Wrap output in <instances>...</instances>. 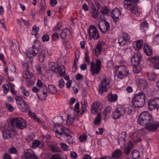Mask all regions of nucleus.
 I'll return each instance as SVG.
<instances>
[{
    "label": "nucleus",
    "mask_w": 159,
    "mask_h": 159,
    "mask_svg": "<svg viewBox=\"0 0 159 159\" xmlns=\"http://www.w3.org/2000/svg\"><path fill=\"white\" fill-rule=\"evenodd\" d=\"M139 0H124V7L126 9L130 11L137 16H139L141 12L136 8V3Z\"/></svg>",
    "instance_id": "nucleus-2"
},
{
    "label": "nucleus",
    "mask_w": 159,
    "mask_h": 159,
    "mask_svg": "<svg viewBox=\"0 0 159 159\" xmlns=\"http://www.w3.org/2000/svg\"><path fill=\"white\" fill-rule=\"evenodd\" d=\"M102 44L98 42L97 44L96 47L95 49V53L97 57L100 54L101 52Z\"/></svg>",
    "instance_id": "nucleus-34"
},
{
    "label": "nucleus",
    "mask_w": 159,
    "mask_h": 159,
    "mask_svg": "<svg viewBox=\"0 0 159 159\" xmlns=\"http://www.w3.org/2000/svg\"><path fill=\"white\" fill-rule=\"evenodd\" d=\"M109 11V10L107 7H102L101 9V10L100 11V13H102L105 15L108 13Z\"/></svg>",
    "instance_id": "nucleus-42"
},
{
    "label": "nucleus",
    "mask_w": 159,
    "mask_h": 159,
    "mask_svg": "<svg viewBox=\"0 0 159 159\" xmlns=\"http://www.w3.org/2000/svg\"><path fill=\"white\" fill-rule=\"evenodd\" d=\"M40 43L38 41H35L34 44L30 48L27 52V55L28 58L34 57L38 53Z\"/></svg>",
    "instance_id": "nucleus-4"
},
{
    "label": "nucleus",
    "mask_w": 159,
    "mask_h": 159,
    "mask_svg": "<svg viewBox=\"0 0 159 159\" xmlns=\"http://www.w3.org/2000/svg\"><path fill=\"white\" fill-rule=\"evenodd\" d=\"M154 43L157 45L159 43V33L156 35L154 39Z\"/></svg>",
    "instance_id": "nucleus-52"
},
{
    "label": "nucleus",
    "mask_w": 159,
    "mask_h": 159,
    "mask_svg": "<svg viewBox=\"0 0 159 159\" xmlns=\"http://www.w3.org/2000/svg\"><path fill=\"white\" fill-rule=\"evenodd\" d=\"M148 80L150 81H154L156 79V76L154 74L152 73L148 74Z\"/></svg>",
    "instance_id": "nucleus-46"
},
{
    "label": "nucleus",
    "mask_w": 159,
    "mask_h": 159,
    "mask_svg": "<svg viewBox=\"0 0 159 159\" xmlns=\"http://www.w3.org/2000/svg\"><path fill=\"white\" fill-rule=\"evenodd\" d=\"M148 60H150V61L152 63H156L154 66L155 68L156 69H159V61L158 59L156 57H153L152 58L149 57Z\"/></svg>",
    "instance_id": "nucleus-27"
},
{
    "label": "nucleus",
    "mask_w": 159,
    "mask_h": 159,
    "mask_svg": "<svg viewBox=\"0 0 159 159\" xmlns=\"http://www.w3.org/2000/svg\"><path fill=\"white\" fill-rule=\"evenodd\" d=\"M96 66L94 62L91 63V70L93 75L95 73L98 74L99 73L101 66V61L98 59H97L96 61Z\"/></svg>",
    "instance_id": "nucleus-14"
},
{
    "label": "nucleus",
    "mask_w": 159,
    "mask_h": 159,
    "mask_svg": "<svg viewBox=\"0 0 159 159\" xmlns=\"http://www.w3.org/2000/svg\"><path fill=\"white\" fill-rule=\"evenodd\" d=\"M133 71L134 74L138 73L140 71V68L138 65L134 66Z\"/></svg>",
    "instance_id": "nucleus-44"
},
{
    "label": "nucleus",
    "mask_w": 159,
    "mask_h": 159,
    "mask_svg": "<svg viewBox=\"0 0 159 159\" xmlns=\"http://www.w3.org/2000/svg\"><path fill=\"white\" fill-rule=\"evenodd\" d=\"M65 158L60 157V154L59 153L53 154L52 155L51 159H67V157L66 155L64 156Z\"/></svg>",
    "instance_id": "nucleus-40"
},
{
    "label": "nucleus",
    "mask_w": 159,
    "mask_h": 159,
    "mask_svg": "<svg viewBox=\"0 0 159 159\" xmlns=\"http://www.w3.org/2000/svg\"><path fill=\"white\" fill-rule=\"evenodd\" d=\"M148 106L150 110L157 109V110L159 108V98L152 99L148 101Z\"/></svg>",
    "instance_id": "nucleus-15"
},
{
    "label": "nucleus",
    "mask_w": 159,
    "mask_h": 159,
    "mask_svg": "<svg viewBox=\"0 0 159 159\" xmlns=\"http://www.w3.org/2000/svg\"><path fill=\"white\" fill-rule=\"evenodd\" d=\"M98 10H97L95 8H93L92 11V16L93 18L96 19L98 15Z\"/></svg>",
    "instance_id": "nucleus-39"
},
{
    "label": "nucleus",
    "mask_w": 159,
    "mask_h": 159,
    "mask_svg": "<svg viewBox=\"0 0 159 159\" xmlns=\"http://www.w3.org/2000/svg\"><path fill=\"white\" fill-rule=\"evenodd\" d=\"M11 48L12 51H16L18 49V47L15 44L13 43H12V44Z\"/></svg>",
    "instance_id": "nucleus-61"
},
{
    "label": "nucleus",
    "mask_w": 159,
    "mask_h": 159,
    "mask_svg": "<svg viewBox=\"0 0 159 159\" xmlns=\"http://www.w3.org/2000/svg\"><path fill=\"white\" fill-rule=\"evenodd\" d=\"M74 120L73 116H68V119L66 120V124L67 125H71L73 124Z\"/></svg>",
    "instance_id": "nucleus-41"
},
{
    "label": "nucleus",
    "mask_w": 159,
    "mask_h": 159,
    "mask_svg": "<svg viewBox=\"0 0 159 159\" xmlns=\"http://www.w3.org/2000/svg\"><path fill=\"white\" fill-rule=\"evenodd\" d=\"M41 144L42 146H43V144L42 143H41L39 140H36L32 143V147L33 148H35Z\"/></svg>",
    "instance_id": "nucleus-38"
},
{
    "label": "nucleus",
    "mask_w": 159,
    "mask_h": 159,
    "mask_svg": "<svg viewBox=\"0 0 159 159\" xmlns=\"http://www.w3.org/2000/svg\"><path fill=\"white\" fill-rule=\"evenodd\" d=\"M89 38H93L94 40H96L99 37L96 28L94 25L90 26L89 31Z\"/></svg>",
    "instance_id": "nucleus-13"
},
{
    "label": "nucleus",
    "mask_w": 159,
    "mask_h": 159,
    "mask_svg": "<svg viewBox=\"0 0 159 159\" xmlns=\"http://www.w3.org/2000/svg\"><path fill=\"white\" fill-rule=\"evenodd\" d=\"M57 89L54 85H48V91L51 94H53L57 92Z\"/></svg>",
    "instance_id": "nucleus-32"
},
{
    "label": "nucleus",
    "mask_w": 159,
    "mask_h": 159,
    "mask_svg": "<svg viewBox=\"0 0 159 159\" xmlns=\"http://www.w3.org/2000/svg\"><path fill=\"white\" fill-rule=\"evenodd\" d=\"M122 152L120 150H117L112 153L113 159H121Z\"/></svg>",
    "instance_id": "nucleus-26"
},
{
    "label": "nucleus",
    "mask_w": 159,
    "mask_h": 159,
    "mask_svg": "<svg viewBox=\"0 0 159 159\" xmlns=\"http://www.w3.org/2000/svg\"><path fill=\"white\" fill-rule=\"evenodd\" d=\"M108 100L110 102H115L117 99V96L116 94L110 93L107 97Z\"/></svg>",
    "instance_id": "nucleus-31"
},
{
    "label": "nucleus",
    "mask_w": 159,
    "mask_h": 159,
    "mask_svg": "<svg viewBox=\"0 0 159 159\" xmlns=\"http://www.w3.org/2000/svg\"><path fill=\"white\" fill-rule=\"evenodd\" d=\"M15 99L19 109L22 111H25L27 110L28 107L25 101L21 97L18 96H16Z\"/></svg>",
    "instance_id": "nucleus-10"
},
{
    "label": "nucleus",
    "mask_w": 159,
    "mask_h": 159,
    "mask_svg": "<svg viewBox=\"0 0 159 159\" xmlns=\"http://www.w3.org/2000/svg\"><path fill=\"white\" fill-rule=\"evenodd\" d=\"M136 83L141 89H143L145 88L147 84L146 81L143 79H138L136 81Z\"/></svg>",
    "instance_id": "nucleus-24"
},
{
    "label": "nucleus",
    "mask_w": 159,
    "mask_h": 159,
    "mask_svg": "<svg viewBox=\"0 0 159 159\" xmlns=\"http://www.w3.org/2000/svg\"><path fill=\"white\" fill-rule=\"evenodd\" d=\"M67 132L68 133L65 134V136L68 138L67 141L69 144H72L73 143V140L72 136L70 134L71 132L69 130V131H68Z\"/></svg>",
    "instance_id": "nucleus-36"
},
{
    "label": "nucleus",
    "mask_w": 159,
    "mask_h": 159,
    "mask_svg": "<svg viewBox=\"0 0 159 159\" xmlns=\"http://www.w3.org/2000/svg\"><path fill=\"white\" fill-rule=\"evenodd\" d=\"M23 77L27 79H30L33 76L32 74L28 70L25 71L23 73Z\"/></svg>",
    "instance_id": "nucleus-37"
},
{
    "label": "nucleus",
    "mask_w": 159,
    "mask_h": 159,
    "mask_svg": "<svg viewBox=\"0 0 159 159\" xmlns=\"http://www.w3.org/2000/svg\"><path fill=\"white\" fill-rule=\"evenodd\" d=\"M111 108L109 107H107L104 110L103 113L105 114V116H107L108 113L111 112Z\"/></svg>",
    "instance_id": "nucleus-49"
},
{
    "label": "nucleus",
    "mask_w": 159,
    "mask_h": 159,
    "mask_svg": "<svg viewBox=\"0 0 159 159\" xmlns=\"http://www.w3.org/2000/svg\"><path fill=\"white\" fill-rule=\"evenodd\" d=\"M127 133L126 132H122L118 136V139L119 144L121 147H125V146Z\"/></svg>",
    "instance_id": "nucleus-18"
},
{
    "label": "nucleus",
    "mask_w": 159,
    "mask_h": 159,
    "mask_svg": "<svg viewBox=\"0 0 159 159\" xmlns=\"http://www.w3.org/2000/svg\"><path fill=\"white\" fill-rule=\"evenodd\" d=\"M145 128L149 131H154L156 130L159 126V122L152 119L151 121L146 124Z\"/></svg>",
    "instance_id": "nucleus-16"
},
{
    "label": "nucleus",
    "mask_w": 159,
    "mask_h": 159,
    "mask_svg": "<svg viewBox=\"0 0 159 159\" xmlns=\"http://www.w3.org/2000/svg\"><path fill=\"white\" fill-rule=\"evenodd\" d=\"M82 107V112L81 113V114L82 115L83 113L85 112L86 111V108L87 106V103L86 102H84V103H81Z\"/></svg>",
    "instance_id": "nucleus-47"
},
{
    "label": "nucleus",
    "mask_w": 159,
    "mask_h": 159,
    "mask_svg": "<svg viewBox=\"0 0 159 159\" xmlns=\"http://www.w3.org/2000/svg\"><path fill=\"white\" fill-rule=\"evenodd\" d=\"M110 82L108 79L104 78L101 80V83L99 85L98 89L99 93H102L104 92H107L109 88Z\"/></svg>",
    "instance_id": "nucleus-8"
},
{
    "label": "nucleus",
    "mask_w": 159,
    "mask_h": 159,
    "mask_svg": "<svg viewBox=\"0 0 159 159\" xmlns=\"http://www.w3.org/2000/svg\"><path fill=\"white\" fill-rule=\"evenodd\" d=\"M140 25L141 30L143 32H145L147 31L149 27L148 24L146 21L141 22Z\"/></svg>",
    "instance_id": "nucleus-33"
},
{
    "label": "nucleus",
    "mask_w": 159,
    "mask_h": 159,
    "mask_svg": "<svg viewBox=\"0 0 159 159\" xmlns=\"http://www.w3.org/2000/svg\"><path fill=\"white\" fill-rule=\"evenodd\" d=\"M100 114V113H98L97 115V116L95 118L94 122L95 124L98 125L100 124L101 121Z\"/></svg>",
    "instance_id": "nucleus-43"
},
{
    "label": "nucleus",
    "mask_w": 159,
    "mask_h": 159,
    "mask_svg": "<svg viewBox=\"0 0 159 159\" xmlns=\"http://www.w3.org/2000/svg\"><path fill=\"white\" fill-rule=\"evenodd\" d=\"M49 147L53 152H58L60 151V149L56 144H51Z\"/></svg>",
    "instance_id": "nucleus-35"
},
{
    "label": "nucleus",
    "mask_w": 159,
    "mask_h": 159,
    "mask_svg": "<svg viewBox=\"0 0 159 159\" xmlns=\"http://www.w3.org/2000/svg\"><path fill=\"white\" fill-rule=\"evenodd\" d=\"M62 148L65 151H67L68 149V146L65 143H61L60 144Z\"/></svg>",
    "instance_id": "nucleus-54"
},
{
    "label": "nucleus",
    "mask_w": 159,
    "mask_h": 159,
    "mask_svg": "<svg viewBox=\"0 0 159 159\" xmlns=\"http://www.w3.org/2000/svg\"><path fill=\"white\" fill-rule=\"evenodd\" d=\"M59 87L61 88L64 87L65 83L63 79H61L59 80L58 82Z\"/></svg>",
    "instance_id": "nucleus-50"
},
{
    "label": "nucleus",
    "mask_w": 159,
    "mask_h": 159,
    "mask_svg": "<svg viewBox=\"0 0 159 159\" xmlns=\"http://www.w3.org/2000/svg\"><path fill=\"white\" fill-rule=\"evenodd\" d=\"M143 42L142 40H137L133 43V47L136 51H138L142 48Z\"/></svg>",
    "instance_id": "nucleus-25"
},
{
    "label": "nucleus",
    "mask_w": 159,
    "mask_h": 159,
    "mask_svg": "<svg viewBox=\"0 0 159 159\" xmlns=\"http://www.w3.org/2000/svg\"><path fill=\"white\" fill-rule=\"evenodd\" d=\"M40 6L41 7V10H44L45 9L46 4L44 1H41V2L40 4Z\"/></svg>",
    "instance_id": "nucleus-62"
},
{
    "label": "nucleus",
    "mask_w": 159,
    "mask_h": 159,
    "mask_svg": "<svg viewBox=\"0 0 159 159\" xmlns=\"http://www.w3.org/2000/svg\"><path fill=\"white\" fill-rule=\"evenodd\" d=\"M100 103L98 102H95L91 106V110L93 114L96 113H100L101 108L100 107Z\"/></svg>",
    "instance_id": "nucleus-22"
},
{
    "label": "nucleus",
    "mask_w": 159,
    "mask_h": 159,
    "mask_svg": "<svg viewBox=\"0 0 159 159\" xmlns=\"http://www.w3.org/2000/svg\"><path fill=\"white\" fill-rule=\"evenodd\" d=\"M116 69L117 72L116 73V76L118 78L120 79H124L129 74L128 69L124 65L117 66Z\"/></svg>",
    "instance_id": "nucleus-6"
},
{
    "label": "nucleus",
    "mask_w": 159,
    "mask_h": 159,
    "mask_svg": "<svg viewBox=\"0 0 159 159\" xmlns=\"http://www.w3.org/2000/svg\"><path fill=\"white\" fill-rule=\"evenodd\" d=\"M9 152L11 154H16L17 153V150L14 147H11L10 148Z\"/></svg>",
    "instance_id": "nucleus-60"
},
{
    "label": "nucleus",
    "mask_w": 159,
    "mask_h": 159,
    "mask_svg": "<svg viewBox=\"0 0 159 159\" xmlns=\"http://www.w3.org/2000/svg\"><path fill=\"white\" fill-rule=\"evenodd\" d=\"M153 119L152 116L148 112H143L140 114L138 123L140 125H144Z\"/></svg>",
    "instance_id": "nucleus-3"
},
{
    "label": "nucleus",
    "mask_w": 159,
    "mask_h": 159,
    "mask_svg": "<svg viewBox=\"0 0 159 159\" xmlns=\"http://www.w3.org/2000/svg\"><path fill=\"white\" fill-rule=\"evenodd\" d=\"M85 60L89 64V58L88 55V51H86L85 53Z\"/></svg>",
    "instance_id": "nucleus-55"
},
{
    "label": "nucleus",
    "mask_w": 159,
    "mask_h": 159,
    "mask_svg": "<svg viewBox=\"0 0 159 159\" xmlns=\"http://www.w3.org/2000/svg\"><path fill=\"white\" fill-rule=\"evenodd\" d=\"M57 1L56 0H50V4L52 7H54L57 4Z\"/></svg>",
    "instance_id": "nucleus-63"
},
{
    "label": "nucleus",
    "mask_w": 159,
    "mask_h": 159,
    "mask_svg": "<svg viewBox=\"0 0 159 159\" xmlns=\"http://www.w3.org/2000/svg\"><path fill=\"white\" fill-rule=\"evenodd\" d=\"M13 127L10 125L8 126L7 128L3 129L2 130V134L4 139H9L13 136V133L14 132Z\"/></svg>",
    "instance_id": "nucleus-7"
},
{
    "label": "nucleus",
    "mask_w": 159,
    "mask_h": 159,
    "mask_svg": "<svg viewBox=\"0 0 159 159\" xmlns=\"http://www.w3.org/2000/svg\"><path fill=\"white\" fill-rule=\"evenodd\" d=\"M35 137V135L34 134H32L28 136V137L26 139V141L29 143L31 141H33Z\"/></svg>",
    "instance_id": "nucleus-53"
},
{
    "label": "nucleus",
    "mask_w": 159,
    "mask_h": 159,
    "mask_svg": "<svg viewBox=\"0 0 159 159\" xmlns=\"http://www.w3.org/2000/svg\"><path fill=\"white\" fill-rule=\"evenodd\" d=\"M24 155L25 159H37L38 158V157L35 154L34 151L31 149H28L25 150Z\"/></svg>",
    "instance_id": "nucleus-19"
},
{
    "label": "nucleus",
    "mask_w": 159,
    "mask_h": 159,
    "mask_svg": "<svg viewBox=\"0 0 159 159\" xmlns=\"http://www.w3.org/2000/svg\"><path fill=\"white\" fill-rule=\"evenodd\" d=\"M61 27V23L60 22H58L57 23V25L54 28V31H55L56 32H57L58 30H59Z\"/></svg>",
    "instance_id": "nucleus-51"
},
{
    "label": "nucleus",
    "mask_w": 159,
    "mask_h": 159,
    "mask_svg": "<svg viewBox=\"0 0 159 159\" xmlns=\"http://www.w3.org/2000/svg\"><path fill=\"white\" fill-rule=\"evenodd\" d=\"M143 49L145 53L147 55L150 56L152 54V50L146 44H144Z\"/></svg>",
    "instance_id": "nucleus-29"
},
{
    "label": "nucleus",
    "mask_w": 159,
    "mask_h": 159,
    "mask_svg": "<svg viewBox=\"0 0 159 159\" xmlns=\"http://www.w3.org/2000/svg\"><path fill=\"white\" fill-rule=\"evenodd\" d=\"M120 15V10L117 8H115L112 11L111 16L113 20L116 22L119 20V16Z\"/></svg>",
    "instance_id": "nucleus-23"
},
{
    "label": "nucleus",
    "mask_w": 159,
    "mask_h": 159,
    "mask_svg": "<svg viewBox=\"0 0 159 159\" xmlns=\"http://www.w3.org/2000/svg\"><path fill=\"white\" fill-rule=\"evenodd\" d=\"M40 90L42 91V92L43 94H46L48 91V89L47 88V87L44 84L43 85V86L42 87H41Z\"/></svg>",
    "instance_id": "nucleus-48"
},
{
    "label": "nucleus",
    "mask_w": 159,
    "mask_h": 159,
    "mask_svg": "<svg viewBox=\"0 0 159 159\" xmlns=\"http://www.w3.org/2000/svg\"><path fill=\"white\" fill-rule=\"evenodd\" d=\"M39 28L38 27L36 26H34L33 27L32 29V31L33 33L36 34L39 31Z\"/></svg>",
    "instance_id": "nucleus-64"
},
{
    "label": "nucleus",
    "mask_w": 159,
    "mask_h": 159,
    "mask_svg": "<svg viewBox=\"0 0 159 159\" xmlns=\"http://www.w3.org/2000/svg\"><path fill=\"white\" fill-rule=\"evenodd\" d=\"M130 37L128 33L124 32L122 33L118 38V43L120 46H123L129 42Z\"/></svg>",
    "instance_id": "nucleus-17"
},
{
    "label": "nucleus",
    "mask_w": 159,
    "mask_h": 159,
    "mask_svg": "<svg viewBox=\"0 0 159 159\" xmlns=\"http://www.w3.org/2000/svg\"><path fill=\"white\" fill-rule=\"evenodd\" d=\"M49 36L48 35H44L42 37L43 41L44 42L48 41L49 40Z\"/></svg>",
    "instance_id": "nucleus-56"
},
{
    "label": "nucleus",
    "mask_w": 159,
    "mask_h": 159,
    "mask_svg": "<svg viewBox=\"0 0 159 159\" xmlns=\"http://www.w3.org/2000/svg\"><path fill=\"white\" fill-rule=\"evenodd\" d=\"M125 107L122 106L120 105L113 112V117L115 119H118L125 114Z\"/></svg>",
    "instance_id": "nucleus-11"
},
{
    "label": "nucleus",
    "mask_w": 159,
    "mask_h": 159,
    "mask_svg": "<svg viewBox=\"0 0 159 159\" xmlns=\"http://www.w3.org/2000/svg\"><path fill=\"white\" fill-rule=\"evenodd\" d=\"M145 100V94L143 92L141 91L134 95L132 102L135 107L141 108L144 105Z\"/></svg>",
    "instance_id": "nucleus-1"
},
{
    "label": "nucleus",
    "mask_w": 159,
    "mask_h": 159,
    "mask_svg": "<svg viewBox=\"0 0 159 159\" xmlns=\"http://www.w3.org/2000/svg\"><path fill=\"white\" fill-rule=\"evenodd\" d=\"M47 52L46 50L44 49L42 50L39 53V59L41 62H43L44 61V57L45 53Z\"/></svg>",
    "instance_id": "nucleus-30"
},
{
    "label": "nucleus",
    "mask_w": 159,
    "mask_h": 159,
    "mask_svg": "<svg viewBox=\"0 0 159 159\" xmlns=\"http://www.w3.org/2000/svg\"><path fill=\"white\" fill-rule=\"evenodd\" d=\"M141 55L140 53H135L131 59L132 63L133 66L138 65L141 60Z\"/></svg>",
    "instance_id": "nucleus-20"
},
{
    "label": "nucleus",
    "mask_w": 159,
    "mask_h": 159,
    "mask_svg": "<svg viewBox=\"0 0 159 159\" xmlns=\"http://www.w3.org/2000/svg\"><path fill=\"white\" fill-rule=\"evenodd\" d=\"M63 118L62 116H59L56 118H54L53 120L54 124V125H61L63 122Z\"/></svg>",
    "instance_id": "nucleus-28"
},
{
    "label": "nucleus",
    "mask_w": 159,
    "mask_h": 159,
    "mask_svg": "<svg viewBox=\"0 0 159 159\" xmlns=\"http://www.w3.org/2000/svg\"><path fill=\"white\" fill-rule=\"evenodd\" d=\"M55 65L56 63H55L52 62L50 64L49 66L51 68V70L56 73H58L60 76L63 75L66 73L64 67L62 66L57 67Z\"/></svg>",
    "instance_id": "nucleus-9"
},
{
    "label": "nucleus",
    "mask_w": 159,
    "mask_h": 159,
    "mask_svg": "<svg viewBox=\"0 0 159 159\" xmlns=\"http://www.w3.org/2000/svg\"><path fill=\"white\" fill-rule=\"evenodd\" d=\"M98 26L101 31L103 33L107 31L110 27L109 23L107 21L99 22V23L98 24Z\"/></svg>",
    "instance_id": "nucleus-21"
},
{
    "label": "nucleus",
    "mask_w": 159,
    "mask_h": 159,
    "mask_svg": "<svg viewBox=\"0 0 159 159\" xmlns=\"http://www.w3.org/2000/svg\"><path fill=\"white\" fill-rule=\"evenodd\" d=\"M132 158L133 159H137L139 157V153L136 150L132 152Z\"/></svg>",
    "instance_id": "nucleus-45"
},
{
    "label": "nucleus",
    "mask_w": 159,
    "mask_h": 159,
    "mask_svg": "<svg viewBox=\"0 0 159 159\" xmlns=\"http://www.w3.org/2000/svg\"><path fill=\"white\" fill-rule=\"evenodd\" d=\"M54 131L58 134L65 136V134L69 131V129L66 128L62 125H54L53 127Z\"/></svg>",
    "instance_id": "nucleus-12"
},
{
    "label": "nucleus",
    "mask_w": 159,
    "mask_h": 159,
    "mask_svg": "<svg viewBox=\"0 0 159 159\" xmlns=\"http://www.w3.org/2000/svg\"><path fill=\"white\" fill-rule=\"evenodd\" d=\"M11 125L16 126L17 129H22L26 127V121L22 118L16 117L11 121Z\"/></svg>",
    "instance_id": "nucleus-5"
},
{
    "label": "nucleus",
    "mask_w": 159,
    "mask_h": 159,
    "mask_svg": "<svg viewBox=\"0 0 159 159\" xmlns=\"http://www.w3.org/2000/svg\"><path fill=\"white\" fill-rule=\"evenodd\" d=\"M99 19L100 20V22H101L106 21L105 18V15L101 13L99 17Z\"/></svg>",
    "instance_id": "nucleus-59"
},
{
    "label": "nucleus",
    "mask_w": 159,
    "mask_h": 159,
    "mask_svg": "<svg viewBox=\"0 0 159 159\" xmlns=\"http://www.w3.org/2000/svg\"><path fill=\"white\" fill-rule=\"evenodd\" d=\"M3 159H11V157L10 155L7 153H5L3 156Z\"/></svg>",
    "instance_id": "nucleus-57"
},
{
    "label": "nucleus",
    "mask_w": 159,
    "mask_h": 159,
    "mask_svg": "<svg viewBox=\"0 0 159 159\" xmlns=\"http://www.w3.org/2000/svg\"><path fill=\"white\" fill-rule=\"evenodd\" d=\"M6 107L9 111L11 112L12 111L14 110L13 107L9 104L6 103Z\"/></svg>",
    "instance_id": "nucleus-58"
}]
</instances>
